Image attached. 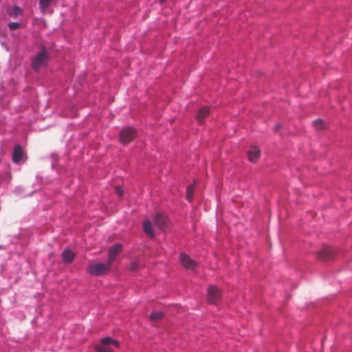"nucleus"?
Wrapping results in <instances>:
<instances>
[{
    "label": "nucleus",
    "instance_id": "14",
    "mask_svg": "<svg viewBox=\"0 0 352 352\" xmlns=\"http://www.w3.org/2000/svg\"><path fill=\"white\" fill-rule=\"evenodd\" d=\"M143 230L144 232L150 237L153 238L154 236V232L152 229L151 223L149 220H146L143 223Z\"/></svg>",
    "mask_w": 352,
    "mask_h": 352
},
{
    "label": "nucleus",
    "instance_id": "12",
    "mask_svg": "<svg viewBox=\"0 0 352 352\" xmlns=\"http://www.w3.org/2000/svg\"><path fill=\"white\" fill-rule=\"evenodd\" d=\"M23 149L22 147L17 144L14 146L13 155H12V160L14 163H18L21 161L23 157Z\"/></svg>",
    "mask_w": 352,
    "mask_h": 352
},
{
    "label": "nucleus",
    "instance_id": "16",
    "mask_svg": "<svg viewBox=\"0 0 352 352\" xmlns=\"http://www.w3.org/2000/svg\"><path fill=\"white\" fill-rule=\"evenodd\" d=\"M194 190H195L194 184H191L187 187L186 199L188 201H192V200Z\"/></svg>",
    "mask_w": 352,
    "mask_h": 352
},
{
    "label": "nucleus",
    "instance_id": "11",
    "mask_svg": "<svg viewBox=\"0 0 352 352\" xmlns=\"http://www.w3.org/2000/svg\"><path fill=\"white\" fill-rule=\"evenodd\" d=\"M248 160L251 162H255L260 157L261 151L260 150L255 146L251 147V149L247 153Z\"/></svg>",
    "mask_w": 352,
    "mask_h": 352
},
{
    "label": "nucleus",
    "instance_id": "7",
    "mask_svg": "<svg viewBox=\"0 0 352 352\" xmlns=\"http://www.w3.org/2000/svg\"><path fill=\"white\" fill-rule=\"evenodd\" d=\"M208 301L212 304H217L221 298V293L219 287H208Z\"/></svg>",
    "mask_w": 352,
    "mask_h": 352
},
{
    "label": "nucleus",
    "instance_id": "23",
    "mask_svg": "<svg viewBox=\"0 0 352 352\" xmlns=\"http://www.w3.org/2000/svg\"><path fill=\"white\" fill-rule=\"evenodd\" d=\"M280 127H281V125H280V124H277V125L275 126L274 130H275V131H278L279 129H280Z\"/></svg>",
    "mask_w": 352,
    "mask_h": 352
},
{
    "label": "nucleus",
    "instance_id": "10",
    "mask_svg": "<svg viewBox=\"0 0 352 352\" xmlns=\"http://www.w3.org/2000/svg\"><path fill=\"white\" fill-rule=\"evenodd\" d=\"M210 109L208 107H202L199 110L197 114V121L199 124H202L206 118H207L210 114Z\"/></svg>",
    "mask_w": 352,
    "mask_h": 352
},
{
    "label": "nucleus",
    "instance_id": "9",
    "mask_svg": "<svg viewBox=\"0 0 352 352\" xmlns=\"http://www.w3.org/2000/svg\"><path fill=\"white\" fill-rule=\"evenodd\" d=\"M335 250L331 247H325L318 252V256L323 260H329L333 257Z\"/></svg>",
    "mask_w": 352,
    "mask_h": 352
},
{
    "label": "nucleus",
    "instance_id": "19",
    "mask_svg": "<svg viewBox=\"0 0 352 352\" xmlns=\"http://www.w3.org/2000/svg\"><path fill=\"white\" fill-rule=\"evenodd\" d=\"M313 125L318 129H322L323 121L320 119H317L313 122Z\"/></svg>",
    "mask_w": 352,
    "mask_h": 352
},
{
    "label": "nucleus",
    "instance_id": "5",
    "mask_svg": "<svg viewBox=\"0 0 352 352\" xmlns=\"http://www.w3.org/2000/svg\"><path fill=\"white\" fill-rule=\"evenodd\" d=\"M180 263L182 265L188 270H195L197 266V262L185 254H181Z\"/></svg>",
    "mask_w": 352,
    "mask_h": 352
},
{
    "label": "nucleus",
    "instance_id": "18",
    "mask_svg": "<svg viewBox=\"0 0 352 352\" xmlns=\"http://www.w3.org/2000/svg\"><path fill=\"white\" fill-rule=\"evenodd\" d=\"M163 318V313L162 311L153 312L150 315V320L151 321H157Z\"/></svg>",
    "mask_w": 352,
    "mask_h": 352
},
{
    "label": "nucleus",
    "instance_id": "1",
    "mask_svg": "<svg viewBox=\"0 0 352 352\" xmlns=\"http://www.w3.org/2000/svg\"><path fill=\"white\" fill-rule=\"evenodd\" d=\"M49 56L47 50L43 46L41 51L32 59V67L33 70L38 71L40 69L46 67L48 63Z\"/></svg>",
    "mask_w": 352,
    "mask_h": 352
},
{
    "label": "nucleus",
    "instance_id": "13",
    "mask_svg": "<svg viewBox=\"0 0 352 352\" xmlns=\"http://www.w3.org/2000/svg\"><path fill=\"white\" fill-rule=\"evenodd\" d=\"M62 258L65 263H70L74 261L75 254L72 250L66 249L62 253Z\"/></svg>",
    "mask_w": 352,
    "mask_h": 352
},
{
    "label": "nucleus",
    "instance_id": "3",
    "mask_svg": "<svg viewBox=\"0 0 352 352\" xmlns=\"http://www.w3.org/2000/svg\"><path fill=\"white\" fill-rule=\"evenodd\" d=\"M112 346H119L118 342L107 337L100 340V344L95 346V349L98 352H113Z\"/></svg>",
    "mask_w": 352,
    "mask_h": 352
},
{
    "label": "nucleus",
    "instance_id": "15",
    "mask_svg": "<svg viewBox=\"0 0 352 352\" xmlns=\"http://www.w3.org/2000/svg\"><path fill=\"white\" fill-rule=\"evenodd\" d=\"M8 13L12 17H16L23 14V10L18 6L10 7L8 8Z\"/></svg>",
    "mask_w": 352,
    "mask_h": 352
},
{
    "label": "nucleus",
    "instance_id": "2",
    "mask_svg": "<svg viewBox=\"0 0 352 352\" xmlns=\"http://www.w3.org/2000/svg\"><path fill=\"white\" fill-rule=\"evenodd\" d=\"M111 265L107 263H95L90 264L87 267L89 274L94 276H101L107 274L111 269Z\"/></svg>",
    "mask_w": 352,
    "mask_h": 352
},
{
    "label": "nucleus",
    "instance_id": "8",
    "mask_svg": "<svg viewBox=\"0 0 352 352\" xmlns=\"http://www.w3.org/2000/svg\"><path fill=\"white\" fill-rule=\"evenodd\" d=\"M153 221L155 225L161 230L165 228L168 223L166 216L161 213L156 214Z\"/></svg>",
    "mask_w": 352,
    "mask_h": 352
},
{
    "label": "nucleus",
    "instance_id": "21",
    "mask_svg": "<svg viewBox=\"0 0 352 352\" xmlns=\"http://www.w3.org/2000/svg\"><path fill=\"white\" fill-rule=\"evenodd\" d=\"M8 27L11 30H15L20 27V23L18 22H12L8 24Z\"/></svg>",
    "mask_w": 352,
    "mask_h": 352
},
{
    "label": "nucleus",
    "instance_id": "17",
    "mask_svg": "<svg viewBox=\"0 0 352 352\" xmlns=\"http://www.w3.org/2000/svg\"><path fill=\"white\" fill-rule=\"evenodd\" d=\"M52 0H40L39 8L41 10L44 12L47 8L50 6Z\"/></svg>",
    "mask_w": 352,
    "mask_h": 352
},
{
    "label": "nucleus",
    "instance_id": "4",
    "mask_svg": "<svg viewBox=\"0 0 352 352\" xmlns=\"http://www.w3.org/2000/svg\"><path fill=\"white\" fill-rule=\"evenodd\" d=\"M136 135V131L132 127L127 126L120 131L119 140L122 144H127L134 140Z\"/></svg>",
    "mask_w": 352,
    "mask_h": 352
},
{
    "label": "nucleus",
    "instance_id": "24",
    "mask_svg": "<svg viewBox=\"0 0 352 352\" xmlns=\"http://www.w3.org/2000/svg\"><path fill=\"white\" fill-rule=\"evenodd\" d=\"M160 2L163 3V2H164L166 0H160Z\"/></svg>",
    "mask_w": 352,
    "mask_h": 352
},
{
    "label": "nucleus",
    "instance_id": "22",
    "mask_svg": "<svg viewBox=\"0 0 352 352\" xmlns=\"http://www.w3.org/2000/svg\"><path fill=\"white\" fill-rule=\"evenodd\" d=\"M115 190H116V194H117L119 197L122 196V193H123V192H122V188H121L120 187H119V186H116Z\"/></svg>",
    "mask_w": 352,
    "mask_h": 352
},
{
    "label": "nucleus",
    "instance_id": "20",
    "mask_svg": "<svg viewBox=\"0 0 352 352\" xmlns=\"http://www.w3.org/2000/svg\"><path fill=\"white\" fill-rule=\"evenodd\" d=\"M139 265L137 261H132L129 265V269L131 272H135L138 269Z\"/></svg>",
    "mask_w": 352,
    "mask_h": 352
},
{
    "label": "nucleus",
    "instance_id": "6",
    "mask_svg": "<svg viewBox=\"0 0 352 352\" xmlns=\"http://www.w3.org/2000/svg\"><path fill=\"white\" fill-rule=\"evenodd\" d=\"M122 250V245L121 243H117L111 246L108 252V258L107 262L112 265L113 261H115L118 254H119Z\"/></svg>",
    "mask_w": 352,
    "mask_h": 352
}]
</instances>
